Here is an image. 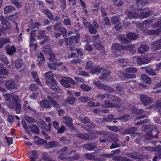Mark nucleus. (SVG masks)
Instances as JSON below:
<instances>
[{"label":"nucleus","mask_w":161,"mask_h":161,"mask_svg":"<svg viewBox=\"0 0 161 161\" xmlns=\"http://www.w3.org/2000/svg\"><path fill=\"white\" fill-rule=\"evenodd\" d=\"M86 68L87 69H92L91 71V73L92 74L98 73L101 72L102 71L104 72V73L102 75V76H100V78L101 79H107L108 76L110 74V72L105 70H103V69L100 68L98 66L95 67V68L93 67V62L92 61H88L86 63Z\"/></svg>","instance_id":"nucleus-1"},{"label":"nucleus","mask_w":161,"mask_h":161,"mask_svg":"<svg viewBox=\"0 0 161 161\" xmlns=\"http://www.w3.org/2000/svg\"><path fill=\"white\" fill-rule=\"evenodd\" d=\"M97 135L99 134H102V136L100 137V141L101 142L106 143L109 141L111 142L112 141L114 142H118L119 139L115 135L110 134L108 131H100L96 133Z\"/></svg>","instance_id":"nucleus-2"},{"label":"nucleus","mask_w":161,"mask_h":161,"mask_svg":"<svg viewBox=\"0 0 161 161\" xmlns=\"http://www.w3.org/2000/svg\"><path fill=\"white\" fill-rule=\"evenodd\" d=\"M135 47L134 44L130 45L129 46H121L119 44L115 43L113 44L111 47V49L113 52L120 51L122 50H132Z\"/></svg>","instance_id":"nucleus-3"},{"label":"nucleus","mask_w":161,"mask_h":161,"mask_svg":"<svg viewBox=\"0 0 161 161\" xmlns=\"http://www.w3.org/2000/svg\"><path fill=\"white\" fill-rule=\"evenodd\" d=\"M13 101V105H11L8 104V107L11 108H14V106H15V109L17 113H20L21 111V106L20 104L19 103V98L18 96L16 95H13L12 96Z\"/></svg>","instance_id":"nucleus-4"},{"label":"nucleus","mask_w":161,"mask_h":161,"mask_svg":"<svg viewBox=\"0 0 161 161\" xmlns=\"http://www.w3.org/2000/svg\"><path fill=\"white\" fill-rule=\"evenodd\" d=\"M76 151L75 150H73L68 154L69 155H71V156L66 157L65 156L64 153H62L61 155L58 156V158L61 160H78L79 159L80 157L78 153H76Z\"/></svg>","instance_id":"nucleus-5"},{"label":"nucleus","mask_w":161,"mask_h":161,"mask_svg":"<svg viewBox=\"0 0 161 161\" xmlns=\"http://www.w3.org/2000/svg\"><path fill=\"white\" fill-rule=\"evenodd\" d=\"M151 14V11L149 12H142L140 15L136 14L134 12H130L128 14V16L129 18L131 19L132 18H138L139 17L144 19L148 17Z\"/></svg>","instance_id":"nucleus-6"},{"label":"nucleus","mask_w":161,"mask_h":161,"mask_svg":"<svg viewBox=\"0 0 161 161\" xmlns=\"http://www.w3.org/2000/svg\"><path fill=\"white\" fill-rule=\"evenodd\" d=\"M48 100L51 102L53 106L58 111V115L59 116H62L64 113V110L62 109H59L60 106L57 103L53 100V98L50 96H48L47 97Z\"/></svg>","instance_id":"nucleus-7"},{"label":"nucleus","mask_w":161,"mask_h":161,"mask_svg":"<svg viewBox=\"0 0 161 161\" xmlns=\"http://www.w3.org/2000/svg\"><path fill=\"white\" fill-rule=\"evenodd\" d=\"M60 82L63 86L66 87H69L70 86L69 83L74 85L75 82L74 80L69 77H65L60 80Z\"/></svg>","instance_id":"nucleus-8"},{"label":"nucleus","mask_w":161,"mask_h":161,"mask_svg":"<svg viewBox=\"0 0 161 161\" xmlns=\"http://www.w3.org/2000/svg\"><path fill=\"white\" fill-rule=\"evenodd\" d=\"M46 83L47 85L50 87V88L53 91L59 92L60 88L57 86L56 82L55 80L52 79L46 80Z\"/></svg>","instance_id":"nucleus-9"},{"label":"nucleus","mask_w":161,"mask_h":161,"mask_svg":"<svg viewBox=\"0 0 161 161\" xmlns=\"http://www.w3.org/2000/svg\"><path fill=\"white\" fill-rule=\"evenodd\" d=\"M160 24L158 23H154L152 27L153 28H155L159 26L160 27V29L159 30H148L145 31V33L147 34H149L150 35H153L154 36H158L159 32L161 31V25H160Z\"/></svg>","instance_id":"nucleus-10"},{"label":"nucleus","mask_w":161,"mask_h":161,"mask_svg":"<svg viewBox=\"0 0 161 161\" xmlns=\"http://www.w3.org/2000/svg\"><path fill=\"white\" fill-rule=\"evenodd\" d=\"M55 57L49 58L48 60L50 61L47 64L48 67L52 69H56V66L61 65L63 64L62 62L58 63L54 58Z\"/></svg>","instance_id":"nucleus-11"},{"label":"nucleus","mask_w":161,"mask_h":161,"mask_svg":"<svg viewBox=\"0 0 161 161\" xmlns=\"http://www.w3.org/2000/svg\"><path fill=\"white\" fill-rule=\"evenodd\" d=\"M96 135L93 133L88 134L87 133H85L81 134L78 133L76 134V136L78 137H79L85 140H91L95 138L96 136H94V135Z\"/></svg>","instance_id":"nucleus-12"},{"label":"nucleus","mask_w":161,"mask_h":161,"mask_svg":"<svg viewBox=\"0 0 161 161\" xmlns=\"http://www.w3.org/2000/svg\"><path fill=\"white\" fill-rule=\"evenodd\" d=\"M35 35V32L32 31L30 36V47L31 49L36 51L38 47V45L36 43H34L36 41V39L34 38Z\"/></svg>","instance_id":"nucleus-13"},{"label":"nucleus","mask_w":161,"mask_h":161,"mask_svg":"<svg viewBox=\"0 0 161 161\" xmlns=\"http://www.w3.org/2000/svg\"><path fill=\"white\" fill-rule=\"evenodd\" d=\"M140 99L142 103L145 106L148 105L151 103V98L148 96L145 95H141Z\"/></svg>","instance_id":"nucleus-14"},{"label":"nucleus","mask_w":161,"mask_h":161,"mask_svg":"<svg viewBox=\"0 0 161 161\" xmlns=\"http://www.w3.org/2000/svg\"><path fill=\"white\" fill-rule=\"evenodd\" d=\"M15 65L18 69H19V71L23 70L24 69V62L22 59H19L17 60L15 63Z\"/></svg>","instance_id":"nucleus-15"},{"label":"nucleus","mask_w":161,"mask_h":161,"mask_svg":"<svg viewBox=\"0 0 161 161\" xmlns=\"http://www.w3.org/2000/svg\"><path fill=\"white\" fill-rule=\"evenodd\" d=\"M43 52L46 54H49L50 58L55 57V54L53 53L52 49L50 47L49 45L45 46L43 48Z\"/></svg>","instance_id":"nucleus-16"},{"label":"nucleus","mask_w":161,"mask_h":161,"mask_svg":"<svg viewBox=\"0 0 161 161\" xmlns=\"http://www.w3.org/2000/svg\"><path fill=\"white\" fill-rule=\"evenodd\" d=\"M62 121L66 125L70 128L73 127L72 124V119L71 118L68 116L64 117L62 119Z\"/></svg>","instance_id":"nucleus-17"},{"label":"nucleus","mask_w":161,"mask_h":161,"mask_svg":"<svg viewBox=\"0 0 161 161\" xmlns=\"http://www.w3.org/2000/svg\"><path fill=\"white\" fill-rule=\"evenodd\" d=\"M6 87L8 89L12 90L17 88V85L13 80H9L7 81L5 84Z\"/></svg>","instance_id":"nucleus-18"},{"label":"nucleus","mask_w":161,"mask_h":161,"mask_svg":"<svg viewBox=\"0 0 161 161\" xmlns=\"http://www.w3.org/2000/svg\"><path fill=\"white\" fill-rule=\"evenodd\" d=\"M147 3L145 1L143 0H137L136 3V5L137 6V9L138 11H141L145 10L143 8L144 6Z\"/></svg>","instance_id":"nucleus-19"},{"label":"nucleus","mask_w":161,"mask_h":161,"mask_svg":"<svg viewBox=\"0 0 161 161\" xmlns=\"http://www.w3.org/2000/svg\"><path fill=\"white\" fill-rule=\"evenodd\" d=\"M153 22L152 20H146L144 21L142 23H139L137 25V27L142 31H144L143 27H146L150 23Z\"/></svg>","instance_id":"nucleus-20"},{"label":"nucleus","mask_w":161,"mask_h":161,"mask_svg":"<svg viewBox=\"0 0 161 161\" xmlns=\"http://www.w3.org/2000/svg\"><path fill=\"white\" fill-rule=\"evenodd\" d=\"M1 21L3 28L5 29H8L10 27L9 22L3 16H0Z\"/></svg>","instance_id":"nucleus-21"},{"label":"nucleus","mask_w":161,"mask_h":161,"mask_svg":"<svg viewBox=\"0 0 161 161\" xmlns=\"http://www.w3.org/2000/svg\"><path fill=\"white\" fill-rule=\"evenodd\" d=\"M28 156L30 158L31 161H35V160L37 158L38 154L36 151L32 150L29 153Z\"/></svg>","instance_id":"nucleus-22"},{"label":"nucleus","mask_w":161,"mask_h":161,"mask_svg":"<svg viewBox=\"0 0 161 161\" xmlns=\"http://www.w3.org/2000/svg\"><path fill=\"white\" fill-rule=\"evenodd\" d=\"M23 108L24 110L27 113L34 112L33 109L31 108L30 106L28 105V102L27 101H25L24 102Z\"/></svg>","instance_id":"nucleus-23"},{"label":"nucleus","mask_w":161,"mask_h":161,"mask_svg":"<svg viewBox=\"0 0 161 161\" xmlns=\"http://www.w3.org/2000/svg\"><path fill=\"white\" fill-rule=\"evenodd\" d=\"M38 38L39 39L44 38L43 41L40 42V44H43L47 40L48 37L44 34V31H39Z\"/></svg>","instance_id":"nucleus-24"},{"label":"nucleus","mask_w":161,"mask_h":161,"mask_svg":"<svg viewBox=\"0 0 161 161\" xmlns=\"http://www.w3.org/2000/svg\"><path fill=\"white\" fill-rule=\"evenodd\" d=\"M7 53L9 55H12L16 51V48L13 46H8L6 47Z\"/></svg>","instance_id":"nucleus-25"},{"label":"nucleus","mask_w":161,"mask_h":161,"mask_svg":"<svg viewBox=\"0 0 161 161\" xmlns=\"http://www.w3.org/2000/svg\"><path fill=\"white\" fill-rule=\"evenodd\" d=\"M100 156L102 157H99L97 159L98 160L100 161H104L106 160V159L104 158L105 157L107 158H112L113 157V155L112 154L110 153L107 154L103 153L99 155Z\"/></svg>","instance_id":"nucleus-26"},{"label":"nucleus","mask_w":161,"mask_h":161,"mask_svg":"<svg viewBox=\"0 0 161 161\" xmlns=\"http://www.w3.org/2000/svg\"><path fill=\"white\" fill-rule=\"evenodd\" d=\"M37 60L38 64H41L45 61V58L42 53H40L37 55Z\"/></svg>","instance_id":"nucleus-27"},{"label":"nucleus","mask_w":161,"mask_h":161,"mask_svg":"<svg viewBox=\"0 0 161 161\" xmlns=\"http://www.w3.org/2000/svg\"><path fill=\"white\" fill-rule=\"evenodd\" d=\"M34 139L35 142L37 145H42L46 142V140L40 138L37 136H34Z\"/></svg>","instance_id":"nucleus-28"},{"label":"nucleus","mask_w":161,"mask_h":161,"mask_svg":"<svg viewBox=\"0 0 161 161\" xmlns=\"http://www.w3.org/2000/svg\"><path fill=\"white\" fill-rule=\"evenodd\" d=\"M152 46L153 49L154 50H157L161 48V39L158 40L154 42Z\"/></svg>","instance_id":"nucleus-29"},{"label":"nucleus","mask_w":161,"mask_h":161,"mask_svg":"<svg viewBox=\"0 0 161 161\" xmlns=\"http://www.w3.org/2000/svg\"><path fill=\"white\" fill-rule=\"evenodd\" d=\"M148 48V47L145 45H141L138 48V53L141 54L145 53L147 51Z\"/></svg>","instance_id":"nucleus-30"},{"label":"nucleus","mask_w":161,"mask_h":161,"mask_svg":"<svg viewBox=\"0 0 161 161\" xmlns=\"http://www.w3.org/2000/svg\"><path fill=\"white\" fill-rule=\"evenodd\" d=\"M142 128V130H145L149 129V131H153L157 130V128L154 125H152L149 126L146 125H144Z\"/></svg>","instance_id":"nucleus-31"},{"label":"nucleus","mask_w":161,"mask_h":161,"mask_svg":"<svg viewBox=\"0 0 161 161\" xmlns=\"http://www.w3.org/2000/svg\"><path fill=\"white\" fill-rule=\"evenodd\" d=\"M41 106L45 108H49L51 107L50 103L47 100H44L40 103Z\"/></svg>","instance_id":"nucleus-32"},{"label":"nucleus","mask_w":161,"mask_h":161,"mask_svg":"<svg viewBox=\"0 0 161 161\" xmlns=\"http://www.w3.org/2000/svg\"><path fill=\"white\" fill-rule=\"evenodd\" d=\"M128 108L129 110H134V112L135 113H136L138 114H142L143 112V110L142 109H138L136 108L135 107H134L132 105H129L128 107Z\"/></svg>","instance_id":"nucleus-33"},{"label":"nucleus","mask_w":161,"mask_h":161,"mask_svg":"<svg viewBox=\"0 0 161 161\" xmlns=\"http://www.w3.org/2000/svg\"><path fill=\"white\" fill-rule=\"evenodd\" d=\"M138 152H134L132 153H127L126 156L131 158L137 159L139 158L140 155L138 154Z\"/></svg>","instance_id":"nucleus-34"},{"label":"nucleus","mask_w":161,"mask_h":161,"mask_svg":"<svg viewBox=\"0 0 161 161\" xmlns=\"http://www.w3.org/2000/svg\"><path fill=\"white\" fill-rule=\"evenodd\" d=\"M138 152H134L132 153H127L126 156L131 158L137 159L139 158L140 155L138 154Z\"/></svg>","instance_id":"nucleus-35"},{"label":"nucleus","mask_w":161,"mask_h":161,"mask_svg":"<svg viewBox=\"0 0 161 161\" xmlns=\"http://www.w3.org/2000/svg\"><path fill=\"white\" fill-rule=\"evenodd\" d=\"M138 152H134L132 153H127L126 156L131 158L137 159L139 158L140 155L138 154Z\"/></svg>","instance_id":"nucleus-36"},{"label":"nucleus","mask_w":161,"mask_h":161,"mask_svg":"<svg viewBox=\"0 0 161 161\" xmlns=\"http://www.w3.org/2000/svg\"><path fill=\"white\" fill-rule=\"evenodd\" d=\"M108 97V99L113 102H119L120 101L119 98L115 96L109 94L107 95Z\"/></svg>","instance_id":"nucleus-37"},{"label":"nucleus","mask_w":161,"mask_h":161,"mask_svg":"<svg viewBox=\"0 0 161 161\" xmlns=\"http://www.w3.org/2000/svg\"><path fill=\"white\" fill-rule=\"evenodd\" d=\"M75 40L76 43H78L79 40V36L78 35H76L75 36H72L69 39V43L72 44V41Z\"/></svg>","instance_id":"nucleus-38"},{"label":"nucleus","mask_w":161,"mask_h":161,"mask_svg":"<svg viewBox=\"0 0 161 161\" xmlns=\"http://www.w3.org/2000/svg\"><path fill=\"white\" fill-rule=\"evenodd\" d=\"M136 62L138 64L141 65L142 64H145L149 63L150 62V60H147L145 62V61H143L142 58L140 57H138L137 58Z\"/></svg>","instance_id":"nucleus-39"},{"label":"nucleus","mask_w":161,"mask_h":161,"mask_svg":"<svg viewBox=\"0 0 161 161\" xmlns=\"http://www.w3.org/2000/svg\"><path fill=\"white\" fill-rule=\"evenodd\" d=\"M126 37L129 39L134 40H136L137 38V37L136 34L133 32H130L127 33Z\"/></svg>","instance_id":"nucleus-40"},{"label":"nucleus","mask_w":161,"mask_h":161,"mask_svg":"<svg viewBox=\"0 0 161 161\" xmlns=\"http://www.w3.org/2000/svg\"><path fill=\"white\" fill-rule=\"evenodd\" d=\"M141 78L142 80L149 84L151 83V80L150 78L148 77L147 75H142L141 76Z\"/></svg>","instance_id":"nucleus-41"},{"label":"nucleus","mask_w":161,"mask_h":161,"mask_svg":"<svg viewBox=\"0 0 161 161\" xmlns=\"http://www.w3.org/2000/svg\"><path fill=\"white\" fill-rule=\"evenodd\" d=\"M130 118L131 117H130V115H125L118 117L116 118V119L120 120L121 122H123L129 120Z\"/></svg>","instance_id":"nucleus-42"},{"label":"nucleus","mask_w":161,"mask_h":161,"mask_svg":"<svg viewBox=\"0 0 161 161\" xmlns=\"http://www.w3.org/2000/svg\"><path fill=\"white\" fill-rule=\"evenodd\" d=\"M8 73V71L3 67L2 64H0V75H7Z\"/></svg>","instance_id":"nucleus-43"},{"label":"nucleus","mask_w":161,"mask_h":161,"mask_svg":"<svg viewBox=\"0 0 161 161\" xmlns=\"http://www.w3.org/2000/svg\"><path fill=\"white\" fill-rule=\"evenodd\" d=\"M75 100L76 98L74 97H69L66 100L65 102L70 105H73L75 103Z\"/></svg>","instance_id":"nucleus-44"},{"label":"nucleus","mask_w":161,"mask_h":161,"mask_svg":"<svg viewBox=\"0 0 161 161\" xmlns=\"http://www.w3.org/2000/svg\"><path fill=\"white\" fill-rule=\"evenodd\" d=\"M10 40L7 38H0V47H2L7 43L10 42Z\"/></svg>","instance_id":"nucleus-45"},{"label":"nucleus","mask_w":161,"mask_h":161,"mask_svg":"<svg viewBox=\"0 0 161 161\" xmlns=\"http://www.w3.org/2000/svg\"><path fill=\"white\" fill-rule=\"evenodd\" d=\"M145 70L146 72L151 75L154 76L156 75L154 70L149 67H146Z\"/></svg>","instance_id":"nucleus-46"},{"label":"nucleus","mask_w":161,"mask_h":161,"mask_svg":"<svg viewBox=\"0 0 161 161\" xmlns=\"http://www.w3.org/2000/svg\"><path fill=\"white\" fill-rule=\"evenodd\" d=\"M79 119L82 122L85 123H88L91 121L87 117L83 115H80L79 117Z\"/></svg>","instance_id":"nucleus-47"},{"label":"nucleus","mask_w":161,"mask_h":161,"mask_svg":"<svg viewBox=\"0 0 161 161\" xmlns=\"http://www.w3.org/2000/svg\"><path fill=\"white\" fill-rule=\"evenodd\" d=\"M58 145V143L56 141H53L47 143L46 145V147L47 148L56 147Z\"/></svg>","instance_id":"nucleus-48"},{"label":"nucleus","mask_w":161,"mask_h":161,"mask_svg":"<svg viewBox=\"0 0 161 161\" xmlns=\"http://www.w3.org/2000/svg\"><path fill=\"white\" fill-rule=\"evenodd\" d=\"M43 12L47 15V17L50 19H51L53 18V15L50 10L48 9H45L43 11Z\"/></svg>","instance_id":"nucleus-49"},{"label":"nucleus","mask_w":161,"mask_h":161,"mask_svg":"<svg viewBox=\"0 0 161 161\" xmlns=\"http://www.w3.org/2000/svg\"><path fill=\"white\" fill-rule=\"evenodd\" d=\"M103 108H113L115 107V104L107 101H105L104 104L102 106Z\"/></svg>","instance_id":"nucleus-50"},{"label":"nucleus","mask_w":161,"mask_h":161,"mask_svg":"<svg viewBox=\"0 0 161 161\" xmlns=\"http://www.w3.org/2000/svg\"><path fill=\"white\" fill-rule=\"evenodd\" d=\"M0 60L6 65L8 64L9 62L7 57L0 53Z\"/></svg>","instance_id":"nucleus-51"},{"label":"nucleus","mask_w":161,"mask_h":161,"mask_svg":"<svg viewBox=\"0 0 161 161\" xmlns=\"http://www.w3.org/2000/svg\"><path fill=\"white\" fill-rule=\"evenodd\" d=\"M83 147L86 150L89 151L93 150L96 147L90 144H86L83 145Z\"/></svg>","instance_id":"nucleus-52"},{"label":"nucleus","mask_w":161,"mask_h":161,"mask_svg":"<svg viewBox=\"0 0 161 161\" xmlns=\"http://www.w3.org/2000/svg\"><path fill=\"white\" fill-rule=\"evenodd\" d=\"M32 75L33 78L35 80L37 84L41 85L40 81L38 78L37 73L36 71H33L32 73Z\"/></svg>","instance_id":"nucleus-53"},{"label":"nucleus","mask_w":161,"mask_h":161,"mask_svg":"<svg viewBox=\"0 0 161 161\" xmlns=\"http://www.w3.org/2000/svg\"><path fill=\"white\" fill-rule=\"evenodd\" d=\"M142 148L145 150L150 151L157 152L158 150L157 149V146L156 147H152L151 146L143 147Z\"/></svg>","instance_id":"nucleus-54"},{"label":"nucleus","mask_w":161,"mask_h":161,"mask_svg":"<svg viewBox=\"0 0 161 161\" xmlns=\"http://www.w3.org/2000/svg\"><path fill=\"white\" fill-rule=\"evenodd\" d=\"M135 131H123L122 134L123 135H125L126 134H129L131 136L133 137H136L139 135L138 133L135 132Z\"/></svg>","instance_id":"nucleus-55"},{"label":"nucleus","mask_w":161,"mask_h":161,"mask_svg":"<svg viewBox=\"0 0 161 161\" xmlns=\"http://www.w3.org/2000/svg\"><path fill=\"white\" fill-rule=\"evenodd\" d=\"M24 118L26 121L30 123H34L35 121V119L34 118L29 117L26 114L24 115Z\"/></svg>","instance_id":"nucleus-56"},{"label":"nucleus","mask_w":161,"mask_h":161,"mask_svg":"<svg viewBox=\"0 0 161 161\" xmlns=\"http://www.w3.org/2000/svg\"><path fill=\"white\" fill-rule=\"evenodd\" d=\"M137 69L132 66H129L126 69V71L129 72L135 73L137 71Z\"/></svg>","instance_id":"nucleus-57"},{"label":"nucleus","mask_w":161,"mask_h":161,"mask_svg":"<svg viewBox=\"0 0 161 161\" xmlns=\"http://www.w3.org/2000/svg\"><path fill=\"white\" fill-rule=\"evenodd\" d=\"M14 10V8L12 6H9L5 8L4 11L5 14H8Z\"/></svg>","instance_id":"nucleus-58"},{"label":"nucleus","mask_w":161,"mask_h":161,"mask_svg":"<svg viewBox=\"0 0 161 161\" xmlns=\"http://www.w3.org/2000/svg\"><path fill=\"white\" fill-rule=\"evenodd\" d=\"M47 80H49L53 79L54 75L52 73L49 72L45 73Z\"/></svg>","instance_id":"nucleus-59"},{"label":"nucleus","mask_w":161,"mask_h":161,"mask_svg":"<svg viewBox=\"0 0 161 161\" xmlns=\"http://www.w3.org/2000/svg\"><path fill=\"white\" fill-rule=\"evenodd\" d=\"M106 119V121H110L114 119V120L113 121V122L114 123H116L117 122V121H116V120H117L116 119L114 118V116L112 114H109L107 117L105 118Z\"/></svg>","instance_id":"nucleus-60"},{"label":"nucleus","mask_w":161,"mask_h":161,"mask_svg":"<svg viewBox=\"0 0 161 161\" xmlns=\"http://www.w3.org/2000/svg\"><path fill=\"white\" fill-rule=\"evenodd\" d=\"M94 45L97 49L101 50L102 53H105L104 48L102 45L98 43L95 44Z\"/></svg>","instance_id":"nucleus-61"},{"label":"nucleus","mask_w":161,"mask_h":161,"mask_svg":"<svg viewBox=\"0 0 161 161\" xmlns=\"http://www.w3.org/2000/svg\"><path fill=\"white\" fill-rule=\"evenodd\" d=\"M93 84L95 85L96 86L98 87L100 89H104L105 85H103L99 81H96L93 83Z\"/></svg>","instance_id":"nucleus-62"},{"label":"nucleus","mask_w":161,"mask_h":161,"mask_svg":"<svg viewBox=\"0 0 161 161\" xmlns=\"http://www.w3.org/2000/svg\"><path fill=\"white\" fill-rule=\"evenodd\" d=\"M80 88L85 91H88L91 89V87L82 84L80 86Z\"/></svg>","instance_id":"nucleus-63"},{"label":"nucleus","mask_w":161,"mask_h":161,"mask_svg":"<svg viewBox=\"0 0 161 161\" xmlns=\"http://www.w3.org/2000/svg\"><path fill=\"white\" fill-rule=\"evenodd\" d=\"M29 128L31 131H38L39 128L38 126L35 124H31L29 126Z\"/></svg>","instance_id":"nucleus-64"}]
</instances>
